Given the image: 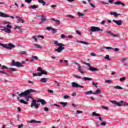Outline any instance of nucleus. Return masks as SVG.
<instances>
[{"instance_id": "3", "label": "nucleus", "mask_w": 128, "mask_h": 128, "mask_svg": "<svg viewBox=\"0 0 128 128\" xmlns=\"http://www.w3.org/2000/svg\"><path fill=\"white\" fill-rule=\"evenodd\" d=\"M54 44L59 46L58 48L55 50L56 52H61L62 50H64V46H66V45L64 44H63L58 43V42H55Z\"/></svg>"}, {"instance_id": "40", "label": "nucleus", "mask_w": 128, "mask_h": 128, "mask_svg": "<svg viewBox=\"0 0 128 128\" xmlns=\"http://www.w3.org/2000/svg\"><path fill=\"white\" fill-rule=\"evenodd\" d=\"M120 82H124V80H126V77L121 78L120 79Z\"/></svg>"}, {"instance_id": "59", "label": "nucleus", "mask_w": 128, "mask_h": 128, "mask_svg": "<svg viewBox=\"0 0 128 128\" xmlns=\"http://www.w3.org/2000/svg\"><path fill=\"white\" fill-rule=\"evenodd\" d=\"M126 58H122L121 59V61L122 62H126Z\"/></svg>"}, {"instance_id": "19", "label": "nucleus", "mask_w": 128, "mask_h": 128, "mask_svg": "<svg viewBox=\"0 0 128 128\" xmlns=\"http://www.w3.org/2000/svg\"><path fill=\"white\" fill-rule=\"evenodd\" d=\"M82 80H84V82H86V80H92V78L88 77H84L82 78Z\"/></svg>"}, {"instance_id": "43", "label": "nucleus", "mask_w": 128, "mask_h": 128, "mask_svg": "<svg viewBox=\"0 0 128 128\" xmlns=\"http://www.w3.org/2000/svg\"><path fill=\"white\" fill-rule=\"evenodd\" d=\"M40 4H42V6H46V2L42 0L40 2H39Z\"/></svg>"}, {"instance_id": "29", "label": "nucleus", "mask_w": 128, "mask_h": 128, "mask_svg": "<svg viewBox=\"0 0 128 128\" xmlns=\"http://www.w3.org/2000/svg\"><path fill=\"white\" fill-rule=\"evenodd\" d=\"M18 29L20 32H22V27L20 26H16L14 30Z\"/></svg>"}, {"instance_id": "1", "label": "nucleus", "mask_w": 128, "mask_h": 128, "mask_svg": "<svg viewBox=\"0 0 128 128\" xmlns=\"http://www.w3.org/2000/svg\"><path fill=\"white\" fill-rule=\"evenodd\" d=\"M36 92V90L34 89H29L22 93H20V94H18V96H20V98L24 96V98H32V102L30 106L31 108H34V106L35 108L38 110V106L36 105V102H38L36 100H34V99L32 95L30 94L32 92Z\"/></svg>"}, {"instance_id": "61", "label": "nucleus", "mask_w": 128, "mask_h": 128, "mask_svg": "<svg viewBox=\"0 0 128 128\" xmlns=\"http://www.w3.org/2000/svg\"><path fill=\"white\" fill-rule=\"evenodd\" d=\"M111 102L112 104H116L118 103V102L116 101H115V100L111 101Z\"/></svg>"}, {"instance_id": "35", "label": "nucleus", "mask_w": 128, "mask_h": 128, "mask_svg": "<svg viewBox=\"0 0 128 128\" xmlns=\"http://www.w3.org/2000/svg\"><path fill=\"white\" fill-rule=\"evenodd\" d=\"M96 92L97 94H101L102 93V90H100V89H98L96 90Z\"/></svg>"}, {"instance_id": "53", "label": "nucleus", "mask_w": 128, "mask_h": 128, "mask_svg": "<svg viewBox=\"0 0 128 128\" xmlns=\"http://www.w3.org/2000/svg\"><path fill=\"white\" fill-rule=\"evenodd\" d=\"M0 30H4H4H6V28L2 27V26H0Z\"/></svg>"}, {"instance_id": "64", "label": "nucleus", "mask_w": 128, "mask_h": 128, "mask_svg": "<svg viewBox=\"0 0 128 128\" xmlns=\"http://www.w3.org/2000/svg\"><path fill=\"white\" fill-rule=\"evenodd\" d=\"M76 112H77V114H82V111H80V110H78L76 111Z\"/></svg>"}, {"instance_id": "60", "label": "nucleus", "mask_w": 128, "mask_h": 128, "mask_svg": "<svg viewBox=\"0 0 128 128\" xmlns=\"http://www.w3.org/2000/svg\"><path fill=\"white\" fill-rule=\"evenodd\" d=\"M44 112H48V107H44Z\"/></svg>"}, {"instance_id": "46", "label": "nucleus", "mask_w": 128, "mask_h": 128, "mask_svg": "<svg viewBox=\"0 0 128 128\" xmlns=\"http://www.w3.org/2000/svg\"><path fill=\"white\" fill-rule=\"evenodd\" d=\"M0 74H6V76H8V74L2 70H0Z\"/></svg>"}, {"instance_id": "52", "label": "nucleus", "mask_w": 128, "mask_h": 128, "mask_svg": "<svg viewBox=\"0 0 128 128\" xmlns=\"http://www.w3.org/2000/svg\"><path fill=\"white\" fill-rule=\"evenodd\" d=\"M32 0H25L27 4H30L32 2Z\"/></svg>"}, {"instance_id": "34", "label": "nucleus", "mask_w": 128, "mask_h": 128, "mask_svg": "<svg viewBox=\"0 0 128 128\" xmlns=\"http://www.w3.org/2000/svg\"><path fill=\"white\" fill-rule=\"evenodd\" d=\"M34 46L38 48H42V46L38 44H34Z\"/></svg>"}, {"instance_id": "15", "label": "nucleus", "mask_w": 128, "mask_h": 128, "mask_svg": "<svg viewBox=\"0 0 128 128\" xmlns=\"http://www.w3.org/2000/svg\"><path fill=\"white\" fill-rule=\"evenodd\" d=\"M39 6L38 5H32L29 6V8H32V10H35V8H38Z\"/></svg>"}, {"instance_id": "8", "label": "nucleus", "mask_w": 128, "mask_h": 128, "mask_svg": "<svg viewBox=\"0 0 128 128\" xmlns=\"http://www.w3.org/2000/svg\"><path fill=\"white\" fill-rule=\"evenodd\" d=\"M12 26L10 24H8L6 26V28H5L4 32H6V34H10L12 32V31L10 30V28H12Z\"/></svg>"}, {"instance_id": "12", "label": "nucleus", "mask_w": 128, "mask_h": 128, "mask_svg": "<svg viewBox=\"0 0 128 128\" xmlns=\"http://www.w3.org/2000/svg\"><path fill=\"white\" fill-rule=\"evenodd\" d=\"M42 74H46V76L48 75V72L46 70H41V72L38 73V76H42Z\"/></svg>"}, {"instance_id": "21", "label": "nucleus", "mask_w": 128, "mask_h": 128, "mask_svg": "<svg viewBox=\"0 0 128 128\" xmlns=\"http://www.w3.org/2000/svg\"><path fill=\"white\" fill-rule=\"evenodd\" d=\"M48 82V78H42L40 79V82L46 83Z\"/></svg>"}, {"instance_id": "17", "label": "nucleus", "mask_w": 128, "mask_h": 128, "mask_svg": "<svg viewBox=\"0 0 128 128\" xmlns=\"http://www.w3.org/2000/svg\"><path fill=\"white\" fill-rule=\"evenodd\" d=\"M16 18L18 20V22H21L22 24H24V20L22 18H20V16H16Z\"/></svg>"}, {"instance_id": "6", "label": "nucleus", "mask_w": 128, "mask_h": 128, "mask_svg": "<svg viewBox=\"0 0 128 128\" xmlns=\"http://www.w3.org/2000/svg\"><path fill=\"white\" fill-rule=\"evenodd\" d=\"M84 64H86V66H88L89 68V70H90L91 72H98V69L96 68H92V66L90 64L86 63V62H84Z\"/></svg>"}, {"instance_id": "38", "label": "nucleus", "mask_w": 128, "mask_h": 128, "mask_svg": "<svg viewBox=\"0 0 128 128\" xmlns=\"http://www.w3.org/2000/svg\"><path fill=\"white\" fill-rule=\"evenodd\" d=\"M30 124H36V120H32L30 121L29 122Z\"/></svg>"}, {"instance_id": "10", "label": "nucleus", "mask_w": 128, "mask_h": 128, "mask_svg": "<svg viewBox=\"0 0 128 128\" xmlns=\"http://www.w3.org/2000/svg\"><path fill=\"white\" fill-rule=\"evenodd\" d=\"M46 30H52V31L53 32V34H56V32H58L56 29L54 28H52V27L48 26L46 28Z\"/></svg>"}, {"instance_id": "57", "label": "nucleus", "mask_w": 128, "mask_h": 128, "mask_svg": "<svg viewBox=\"0 0 128 128\" xmlns=\"http://www.w3.org/2000/svg\"><path fill=\"white\" fill-rule=\"evenodd\" d=\"M112 82V80H106V82H107V84H110Z\"/></svg>"}, {"instance_id": "30", "label": "nucleus", "mask_w": 128, "mask_h": 128, "mask_svg": "<svg viewBox=\"0 0 128 128\" xmlns=\"http://www.w3.org/2000/svg\"><path fill=\"white\" fill-rule=\"evenodd\" d=\"M42 18H41V22H46V17H44V16L43 15L42 16Z\"/></svg>"}, {"instance_id": "50", "label": "nucleus", "mask_w": 128, "mask_h": 128, "mask_svg": "<svg viewBox=\"0 0 128 128\" xmlns=\"http://www.w3.org/2000/svg\"><path fill=\"white\" fill-rule=\"evenodd\" d=\"M76 42H79L80 44H84V41H80V40H76Z\"/></svg>"}, {"instance_id": "23", "label": "nucleus", "mask_w": 128, "mask_h": 128, "mask_svg": "<svg viewBox=\"0 0 128 128\" xmlns=\"http://www.w3.org/2000/svg\"><path fill=\"white\" fill-rule=\"evenodd\" d=\"M20 102L21 104H28V102H25V100L22 99L20 100Z\"/></svg>"}, {"instance_id": "36", "label": "nucleus", "mask_w": 128, "mask_h": 128, "mask_svg": "<svg viewBox=\"0 0 128 128\" xmlns=\"http://www.w3.org/2000/svg\"><path fill=\"white\" fill-rule=\"evenodd\" d=\"M106 60H110V56L109 55H106L105 56Z\"/></svg>"}, {"instance_id": "56", "label": "nucleus", "mask_w": 128, "mask_h": 128, "mask_svg": "<svg viewBox=\"0 0 128 128\" xmlns=\"http://www.w3.org/2000/svg\"><path fill=\"white\" fill-rule=\"evenodd\" d=\"M70 98V96H66V95H65V96H64V100H66V98Z\"/></svg>"}, {"instance_id": "26", "label": "nucleus", "mask_w": 128, "mask_h": 128, "mask_svg": "<svg viewBox=\"0 0 128 128\" xmlns=\"http://www.w3.org/2000/svg\"><path fill=\"white\" fill-rule=\"evenodd\" d=\"M0 70H8V68L6 67V66L3 65L1 66Z\"/></svg>"}, {"instance_id": "28", "label": "nucleus", "mask_w": 128, "mask_h": 128, "mask_svg": "<svg viewBox=\"0 0 128 128\" xmlns=\"http://www.w3.org/2000/svg\"><path fill=\"white\" fill-rule=\"evenodd\" d=\"M114 88L116 90H122V88L120 87V86H114Z\"/></svg>"}, {"instance_id": "54", "label": "nucleus", "mask_w": 128, "mask_h": 128, "mask_svg": "<svg viewBox=\"0 0 128 128\" xmlns=\"http://www.w3.org/2000/svg\"><path fill=\"white\" fill-rule=\"evenodd\" d=\"M66 38H72V35L66 36Z\"/></svg>"}, {"instance_id": "9", "label": "nucleus", "mask_w": 128, "mask_h": 128, "mask_svg": "<svg viewBox=\"0 0 128 128\" xmlns=\"http://www.w3.org/2000/svg\"><path fill=\"white\" fill-rule=\"evenodd\" d=\"M0 16L2 18H14V17L13 16H10V15H8L2 12H0Z\"/></svg>"}, {"instance_id": "13", "label": "nucleus", "mask_w": 128, "mask_h": 128, "mask_svg": "<svg viewBox=\"0 0 128 128\" xmlns=\"http://www.w3.org/2000/svg\"><path fill=\"white\" fill-rule=\"evenodd\" d=\"M113 22H114L116 24L117 26H122V20H113Z\"/></svg>"}, {"instance_id": "49", "label": "nucleus", "mask_w": 128, "mask_h": 128, "mask_svg": "<svg viewBox=\"0 0 128 128\" xmlns=\"http://www.w3.org/2000/svg\"><path fill=\"white\" fill-rule=\"evenodd\" d=\"M78 16H84V14L81 12H78Z\"/></svg>"}, {"instance_id": "22", "label": "nucleus", "mask_w": 128, "mask_h": 128, "mask_svg": "<svg viewBox=\"0 0 128 128\" xmlns=\"http://www.w3.org/2000/svg\"><path fill=\"white\" fill-rule=\"evenodd\" d=\"M60 104H62V108H66V106L68 104V102H60Z\"/></svg>"}, {"instance_id": "11", "label": "nucleus", "mask_w": 128, "mask_h": 128, "mask_svg": "<svg viewBox=\"0 0 128 128\" xmlns=\"http://www.w3.org/2000/svg\"><path fill=\"white\" fill-rule=\"evenodd\" d=\"M114 4H116V6H126V4L120 1H117L116 2H114Z\"/></svg>"}, {"instance_id": "31", "label": "nucleus", "mask_w": 128, "mask_h": 128, "mask_svg": "<svg viewBox=\"0 0 128 128\" xmlns=\"http://www.w3.org/2000/svg\"><path fill=\"white\" fill-rule=\"evenodd\" d=\"M74 64H76V66H78V70H80V68H82V67L80 66V64H78L76 62H75Z\"/></svg>"}, {"instance_id": "58", "label": "nucleus", "mask_w": 128, "mask_h": 128, "mask_svg": "<svg viewBox=\"0 0 128 128\" xmlns=\"http://www.w3.org/2000/svg\"><path fill=\"white\" fill-rule=\"evenodd\" d=\"M24 128V124H21L20 125H18V128Z\"/></svg>"}, {"instance_id": "32", "label": "nucleus", "mask_w": 128, "mask_h": 128, "mask_svg": "<svg viewBox=\"0 0 128 128\" xmlns=\"http://www.w3.org/2000/svg\"><path fill=\"white\" fill-rule=\"evenodd\" d=\"M32 58H33L34 60H38V58L37 56H32Z\"/></svg>"}, {"instance_id": "20", "label": "nucleus", "mask_w": 128, "mask_h": 128, "mask_svg": "<svg viewBox=\"0 0 128 128\" xmlns=\"http://www.w3.org/2000/svg\"><path fill=\"white\" fill-rule=\"evenodd\" d=\"M51 20H54V22H56V24H60V22L59 20L54 19V18H51Z\"/></svg>"}, {"instance_id": "39", "label": "nucleus", "mask_w": 128, "mask_h": 128, "mask_svg": "<svg viewBox=\"0 0 128 128\" xmlns=\"http://www.w3.org/2000/svg\"><path fill=\"white\" fill-rule=\"evenodd\" d=\"M92 86H95V88H98V83H94V82H92Z\"/></svg>"}, {"instance_id": "37", "label": "nucleus", "mask_w": 128, "mask_h": 128, "mask_svg": "<svg viewBox=\"0 0 128 128\" xmlns=\"http://www.w3.org/2000/svg\"><path fill=\"white\" fill-rule=\"evenodd\" d=\"M74 78H81L82 80V77L77 76V75H74Z\"/></svg>"}, {"instance_id": "63", "label": "nucleus", "mask_w": 128, "mask_h": 128, "mask_svg": "<svg viewBox=\"0 0 128 128\" xmlns=\"http://www.w3.org/2000/svg\"><path fill=\"white\" fill-rule=\"evenodd\" d=\"M90 56H96V54L94 52H92L90 53Z\"/></svg>"}, {"instance_id": "4", "label": "nucleus", "mask_w": 128, "mask_h": 128, "mask_svg": "<svg viewBox=\"0 0 128 128\" xmlns=\"http://www.w3.org/2000/svg\"><path fill=\"white\" fill-rule=\"evenodd\" d=\"M0 46L4 48H6V50H12V48H16V46L14 45V44L12 43H8V44H4L2 43H0Z\"/></svg>"}, {"instance_id": "24", "label": "nucleus", "mask_w": 128, "mask_h": 128, "mask_svg": "<svg viewBox=\"0 0 128 128\" xmlns=\"http://www.w3.org/2000/svg\"><path fill=\"white\" fill-rule=\"evenodd\" d=\"M92 116H100V114H96V112H92Z\"/></svg>"}, {"instance_id": "5", "label": "nucleus", "mask_w": 128, "mask_h": 128, "mask_svg": "<svg viewBox=\"0 0 128 128\" xmlns=\"http://www.w3.org/2000/svg\"><path fill=\"white\" fill-rule=\"evenodd\" d=\"M104 32V30L100 29L99 27H96L94 26H91L90 32Z\"/></svg>"}, {"instance_id": "48", "label": "nucleus", "mask_w": 128, "mask_h": 128, "mask_svg": "<svg viewBox=\"0 0 128 128\" xmlns=\"http://www.w3.org/2000/svg\"><path fill=\"white\" fill-rule=\"evenodd\" d=\"M20 54H26V51H22L20 52Z\"/></svg>"}, {"instance_id": "42", "label": "nucleus", "mask_w": 128, "mask_h": 128, "mask_svg": "<svg viewBox=\"0 0 128 128\" xmlns=\"http://www.w3.org/2000/svg\"><path fill=\"white\" fill-rule=\"evenodd\" d=\"M67 18H75L76 17H74V16H73L72 15H68L67 16Z\"/></svg>"}, {"instance_id": "25", "label": "nucleus", "mask_w": 128, "mask_h": 128, "mask_svg": "<svg viewBox=\"0 0 128 128\" xmlns=\"http://www.w3.org/2000/svg\"><path fill=\"white\" fill-rule=\"evenodd\" d=\"M120 104H122V106H128V103L126 102H124V101H120Z\"/></svg>"}, {"instance_id": "14", "label": "nucleus", "mask_w": 128, "mask_h": 128, "mask_svg": "<svg viewBox=\"0 0 128 128\" xmlns=\"http://www.w3.org/2000/svg\"><path fill=\"white\" fill-rule=\"evenodd\" d=\"M37 102H41L42 106L46 104V101L44 99H40L37 100Z\"/></svg>"}, {"instance_id": "41", "label": "nucleus", "mask_w": 128, "mask_h": 128, "mask_svg": "<svg viewBox=\"0 0 128 128\" xmlns=\"http://www.w3.org/2000/svg\"><path fill=\"white\" fill-rule=\"evenodd\" d=\"M60 36H61L62 38H67L66 36L64 34H61Z\"/></svg>"}, {"instance_id": "2", "label": "nucleus", "mask_w": 128, "mask_h": 128, "mask_svg": "<svg viewBox=\"0 0 128 128\" xmlns=\"http://www.w3.org/2000/svg\"><path fill=\"white\" fill-rule=\"evenodd\" d=\"M26 62L24 61H22V63L20 62H14V60H12V62L11 64V65L12 66H17V68H24V65L22 64H25Z\"/></svg>"}, {"instance_id": "27", "label": "nucleus", "mask_w": 128, "mask_h": 128, "mask_svg": "<svg viewBox=\"0 0 128 128\" xmlns=\"http://www.w3.org/2000/svg\"><path fill=\"white\" fill-rule=\"evenodd\" d=\"M78 72H80V74H86V71H83L82 69H78Z\"/></svg>"}, {"instance_id": "33", "label": "nucleus", "mask_w": 128, "mask_h": 128, "mask_svg": "<svg viewBox=\"0 0 128 128\" xmlns=\"http://www.w3.org/2000/svg\"><path fill=\"white\" fill-rule=\"evenodd\" d=\"M92 94V90H89V91H88L87 92H85V94Z\"/></svg>"}, {"instance_id": "45", "label": "nucleus", "mask_w": 128, "mask_h": 128, "mask_svg": "<svg viewBox=\"0 0 128 128\" xmlns=\"http://www.w3.org/2000/svg\"><path fill=\"white\" fill-rule=\"evenodd\" d=\"M90 4L92 8H96V6H94V4L90 2Z\"/></svg>"}, {"instance_id": "47", "label": "nucleus", "mask_w": 128, "mask_h": 128, "mask_svg": "<svg viewBox=\"0 0 128 128\" xmlns=\"http://www.w3.org/2000/svg\"><path fill=\"white\" fill-rule=\"evenodd\" d=\"M116 106H122V104L120 102H117V104H116Z\"/></svg>"}, {"instance_id": "44", "label": "nucleus", "mask_w": 128, "mask_h": 128, "mask_svg": "<svg viewBox=\"0 0 128 128\" xmlns=\"http://www.w3.org/2000/svg\"><path fill=\"white\" fill-rule=\"evenodd\" d=\"M104 48H106V50H114V48L112 47H104Z\"/></svg>"}, {"instance_id": "51", "label": "nucleus", "mask_w": 128, "mask_h": 128, "mask_svg": "<svg viewBox=\"0 0 128 128\" xmlns=\"http://www.w3.org/2000/svg\"><path fill=\"white\" fill-rule=\"evenodd\" d=\"M76 32L79 36H80L82 34V33H80V30H76Z\"/></svg>"}, {"instance_id": "7", "label": "nucleus", "mask_w": 128, "mask_h": 128, "mask_svg": "<svg viewBox=\"0 0 128 128\" xmlns=\"http://www.w3.org/2000/svg\"><path fill=\"white\" fill-rule=\"evenodd\" d=\"M72 88H84V86L82 85H80L76 82H72Z\"/></svg>"}, {"instance_id": "16", "label": "nucleus", "mask_w": 128, "mask_h": 128, "mask_svg": "<svg viewBox=\"0 0 128 128\" xmlns=\"http://www.w3.org/2000/svg\"><path fill=\"white\" fill-rule=\"evenodd\" d=\"M8 70H8L7 72L10 74H12V72H16V69L14 68H8Z\"/></svg>"}, {"instance_id": "18", "label": "nucleus", "mask_w": 128, "mask_h": 128, "mask_svg": "<svg viewBox=\"0 0 128 128\" xmlns=\"http://www.w3.org/2000/svg\"><path fill=\"white\" fill-rule=\"evenodd\" d=\"M110 14H111V16H120L121 15L120 14L116 13V12H110Z\"/></svg>"}, {"instance_id": "62", "label": "nucleus", "mask_w": 128, "mask_h": 128, "mask_svg": "<svg viewBox=\"0 0 128 128\" xmlns=\"http://www.w3.org/2000/svg\"><path fill=\"white\" fill-rule=\"evenodd\" d=\"M101 126H106V122H102L101 123Z\"/></svg>"}, {"instance_id": "55", "label": "nucleus", "mask_w": 128, "mask_h": 128, "mask_svg": "<svg viewBox=\"0 0 128 128\" xmlns=\"http://www.w3.org/2000/svg\"><path fill=\"white\" fill-rule=\"evenodd\" d=\"M48 92H50V94H54V90H48Z\"/></svg>"}]
</instances>
